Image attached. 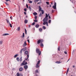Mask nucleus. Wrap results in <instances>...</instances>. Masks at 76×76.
Listing matches in <instances>:
<instances>
[{"label": "nucleus", "mask_w": 76, "mask_h": 76, "mask_svg": "<svg viewBox=\"0 0 76 76\" xmlns=\"http://www.w3.org/2000/svg\"><path fill=\"white\" fill-rule=\"evenodd\" d=\"M21 49L23 51H26V48L25 47V48H23Z\"/></svg>", "instance_id": "9"}, {"label": "nucleus", "mask_w": 76, "mask_h": 76, "mask_svg": "<svg viewBox=\"0 0 76 76\" xmlns=\"http://www.w3.org/2000/svg\"><path fill=\"white\" fill-rule=\"evenodd\" d=\"M9 25H10V27H11V28H12V24H10V23H9Z\"/></svg>", "instance_id": "31"}, {"label": "nucleus", "mask_w": 76, "mask_h": 76, "mask_svg": "<svg viewBox=\"0 0 76 76\" xmlns=\"http://www.w3.org/2000/svg\"><path fill=\"white\" fill-rule=\"evenodd\" d=\"M26 6L27 8H28V5L27 4L26 5Z\"/></svg>", "instance_id": "53"}, {"label": "nucleus", "mask_w": 76, "mask_h": 76, "mask_svg": "<svg viewBox=\"0 0 76 76\" xmlns=\"http://www.w3.org/2000/svg\"><path fill=\"white\" fill-rule=\"evenodd\" d=\"M32 1H29V3H32Z\"/></svg>", "instance_id": "39"}, {"label": "nucleus", "mask_w": 76, "mask_h": 76, "mask_svg": "<svg viewBox=\"0 0 76 76\" xmlns=\"http://www.w3.org/2000/svg\"><path fill=\"white\" fill-rule=\"evenodd\" d=\"M5 4H6L7 5H9V4L7 2H5Z\"/></svg>", "instance_id": "51"}, {"label": "nucleus", "mask_w": 76, "mask_h": 76, "mask_svg": "<svg viewBox=\"0 0 76 76\" xmlns=\"http://www.w3.org/2000/svg\"><path fill=\"white\" fill-rule=\"evenodd\" d=\"M28 10L30 11V12L31 11V10H32V9H31V7L29 6L28 7Z\"/></svg>", "instance_id": "16"}, {"label": "nucleus", "mask_w": 76, "mask_h": 76, "mask_svg": "<svg viewBox=\"0 0 76 76\" xmlns=\"http://www.w3.org/2000/svg\"><path fill=\"white\" fill-rule=\"evenodd\" d=\"M64 53L65 54H67V52L65 51L64 52Z\"/></svg>", "instance_id": "56"}, {"label": "nucleus", "mask_w": 76, "mask_h": 76, "mask_svg": "<svg viewBox=\"0 0 76 76\" xmlns=\"http://www.w3.org/2000/svg\"><path fill=\"white\" fill-rule=\"evenodd\" d=\"M27 58H26V59L25 60V61L26 60H26H28V58H29V55H27Z\"/></svg>", "instance_id": "24"}, {"label": "nucleus", "mask_w": 76, "mask_h": 76, "mask_svg": "<svg viewBox=\"0 0 76 76\" xmlns=\"http://www.w3.org/2000/svg\"><path fill=\"white\" fill-rule=\"evenodd\" d=\"M24 68L25 69V70H26L28 68V65H25L24 66Z\"/></svg>", "instance_id": "6"}, {"label": "nucleus", "mask_w": 76, "mask_h": 76, "mask_svg": "<svg viewBox=\"0 0 76 76\" xmlns=\"http://www.w3.org/2000/svg\"><path fill=\"white\" fill-rule=\"evenodd\" d=\"M54 6H56V3L55 2L54 3Z\"/></svg>", "instance_id": "52"}, {"label": "nucleus", "mask_w": 76, "mask_h": 76, "mask_svg": "<svg viewBox=\"0 0 76 76\" xmlns=\"http://www.w3.org/2000/svg\"><path fill=\"white\" fill-rule=\"evenodd\" d=\"M24 64H23V63L21 64H20V66H23Z\"/></svg>", "instance_id": "40"}, {"label": "nucleus", "mask_w": 76, "mask_h": 76, "mask_svg": "<svg viewBox=\"0 0 76 76\" xmlns=\"http://www.w3.org/2000/svg\"><path fill=\"white\" fill-rule=\"evenodd\" d=\"M43 25H45L46 24L47 26H48V22H44L43 23Z\"/></svg>", "instance_id": "5"}, {"label": "nucleus", "mask_w": 76, "mask_h": 76, "mask_svg": "<svg viewBox=\"0 0 76 76\" xmlns=\"http://www.w3.org/2000/svg\"><path fill=\"white\" fill-rule=\"evenodd\" d=\"M24 10L25 12H26V8H24Z\"/></svg>", "instance_id": "45"}, {"label": "nucleus", "mask_w": 76, "mask_h": 76, "mask_svg": "<svg viewBox=\"0 0 76 76\" xmlns=\"http://www.w3.org/2000/svg\"><path fill=\"white\" fill-rule=\"evenodd\" d=\"M36 51L37 53L39 54V55L40 56V55L41 54V51L39 50V49L37 48L36 50Z\"/></svg>", "instance_id": "1"}, {"label": "nucleus", "mask_w": 76, "mask_h": 76, "mask_svg": "<svg viewBox=\"0 0 76 76\" xmlns=\"http://www.w3.org/2000/svg\"><path fill=\"white\" fill-rule=\"evenodd\" d=\"M60 46H58V51H60Z\"/></svg>", "instance_id": "30"}, {"label": "nucleus", "mask_w": 76, "mask_h": 76, "mask_svg": "<svg viewBox=\"0 0 76 76\" xmlns=\"http://www.w3.org/2000/svg\"><path fill=\"white\" fill-rule=\"evenodd\" d=\"M34 22H38V20H34Z\"/></svg>", "instance_id": "33"}, {"label": "nucleus", "mask_w": 76, "mask_h": 76, "mask_svg": "<svg viewBox=\"0 0 76 76\" xmlns=\"http://www.w3.org/2000/svg\"><path fill=\"white\" fill-rule=\"evenodd\" d=\"M49 19H51V17H50V16H49Z\"/></svg>", "instance_id": "61"}, {"label": "nucleus", "mask_w": 76, "mask_h": 76, "mask_svg": "<svg viewBox=\"0 0 76 76\" xmlns=\"http://www.w3.org/2000/svg\"><path fill=\"white\" fill-rule=\"evenodd\" d=\"M23 63L24 65H26V64H28L27 62L25 61V60L23 62Z\"/></svg>", "instance_id": "7"}, {"label": "nucleus", "mask_w": 76, "mask_h": 76, "mask_svg": "<svg viewBox=\"0 0 76 76\" xmlns=\"http://www.w3.org/2000/svg\"><path fill=\"white\" fill-rule=\"evenodd\" d=\"M3 40L0 41V45H1V44H3Z\"/></svg>", "instance_id": "20"}, {"label": "nucleus", "mask_w": 76, "mask_h": 76, "mask_svg": "<svg viewBox=\"0 0 76 76\" xmlns=\"http://www.w3.org/2000/svg\"><path fill=\"white\" fill-rule=\"evenodd\" d=\"M20 27H19L17 28V30L18 31H20Z\"/></svg>", "instance_id": "17"}, {"label": "nucleus", "mask_w": 76, "mask_h": 76, "mask_svg": "<svg viewBox=\"0 0 76 76\" xmlns=\"http://www.w3.org/2000/svg\"><path fill=\"white\" fill-rule=\"evenodd\" d=\"M39 0H36L35 1H39Z\"/></svg>", "instance_id": "60"}, {"label": "nucleus", "mask_w": 76, "mask_h": 76, "mask_svg": "<svg viewBox=\"0 0 76 76\" xmlns=\"http://www.w3.org/2000/svg\"><path fill=\"white\" fill-rule=\"evenodd\" d=\"M47 20H48V18L45 17L43 20V22H48Z\"/></svg>", "instance_id": "4"}, {"label": "nucleus", "mask_w": 76, "mask_h": 76, "mask_svg": "<svg viewBox=\"0 0 76 76\" xmlns=\"http://www.w3.org/2000/svg\"><path fill=\"white\" fill-rule=\"evenodd\" d=\"M19 76H22V74H20Z\"/></svg>", "instance_id": "54"}, {"label": "nucleus", "mask_w": 76, "mask_h": 76, "mask_svg": "<svg viewBox=\"0 0 76 76\" xmlns=\"http://www.w3.org/2000/svg\"><path fill=\"white\" fill-rule=\"evenodd\" d=\"M54 12V10H52V13H53V12Z\"/></svg>", "instance_id": "55"}, {"label": "nucleus", "mask_w": 76, "mask_h": 76, "mask_svg": "<svg viewBox=\"0 0 76 76\" xmlns=\"http://www.w3.org/2000/svg\"><path fill=\"white\" fill-rule=\"evenodd\" d=\"M19 71H20V72H21V71H22L23 70V68L22 67L21 68H20L19 69Z\"/></svg>", "instance_id": "13"}, {"label": "nucleus", "mask_w": 76, "mask_h": 76, "mask_svg": "<svg viewBox=\"0 0 76 76\" xmlns=\"http://www.w3.org/2000/svg\"><path fill=\"white\" fill-rule=\"evenodd\" d=\"M40 1H41L40 2H38V3H37V4H40V3H42V2H41V0H40Z\"/></svg>", "instance_id": "42"}, {"label": "nucleus", "mask_w": 76, "mask_h": 76, "mask_svg": "<svg viewBox=\"0 0 76 76\" xmlns=\"http://www.w3.org/2000/svg\"><path fill=\"white\" fill-rule=\"evenodd\" d=\"M9 35V34L8 33L4 34H2V36H6V35Z\"/></svg>", "instance_id": "11"}, {"label": "nucleus", "mask_w": 76, "mask_h": 76, "mask_svg": "<svg viewBox=\"0 0 76 76\" xmlns=\"http://www.w3.org/2000/svg\"><path fill=\"white\" fill-rule=\"evenodd\" d=\"M24 15H26V12H24Z\"/></svg>", "instance_id": "58"}, {"label": "nucleus", "mask_w": 76, "mask_h": 76, "mask_svg": "<svg viewBox=\"0 0 76 76\" xmlns=\"http://www.w3.org/2000/svg\"><path fill=\"white\" fill-rule=\"evenodd\" d=\"M28 51L26 50L25 52V54L26 55H28Z\"/></svg>", "instance_id": "12"}, {"label": "nucleus", "mask_w": 76, "mask_h": 76, "mask_svg": "<svg viewBox=\"0 0 76 76\" xmlns=\"http://www.w3.org/2000/svg\"><path fill=\"white\" fill-rule=\"evenodd\" d=\"M23 37L24 38L25 37V33H23Z\"/></svg>", "instance_id": "34"}, {"label": "nucleus", "mask_w": 76, "mask_h": 76, "mask_svg": "<svg viewBox=\"0 0 76 76\" xmlns=\"http://www.w3.org/2000/svg\"><path fill=\"white\" fill-rule=\"evenodd\" d=\"M27 45V44H26V41H25L24 42V43L23 45V47H25L26 45Z\"/></svg>", "instance_id": "8"}, {"label": "nucleus", "mask_w": 76, "mask_h": 76, "mask_svg": "<svg viewBox=\"0 0 76 76\" xmlns=\"http://www.w3.org/2000/svg\"><path fill=\"white\" fill-rule=\"evenodd\" d=\"M18 56V54H16L14 56V58H16V57H17V56Z\"/></svg>", "instance_id": "23"}, {"label": "nucleus", "mask_w": 76, "mask_h": 76, "mask_svg": "<svg viewBox=\"0 0 76 76\" xmlns=\"http://www.w3.org/2000/svg\"><path fill=\"white\" fill-rule=\"evenodd\" d=\"M24 22L25 23H28V20H25Z\"/></svg>", "instance_id": "21"}, {"label": "nucleus", "mask_w": 76, "mask_h": 76, "mask_svg": "<svg viewBox=\"0 0 76 76\" xmlns=\"http://www.w3.org/2000/svg\"><path fill=\"white\" fill-rule=\"evenodd\" d=\"M39 25L38 24H37L35 26V27L36 28H39Z\"/></svg>", "instance_id": "14"}, {"label": "nucleus", "mask_w": 76, "mask_h": 76, "mask_svg": "<svg viewBox=\"0 0 76 76\" xmlns=\"http://www.w3.org/2000/svg\"><path fill=\"white\" fill-rule=\"evenodd\" d=\"M6 20H7V23H9V20H8L6 19Z\"/></svg>", "instance_id": "37"}, {"label": "nucleus", "mask_w": 76, "mask_h": 76, "mask_svg": "<svg viewBox=\"0 0 76 76\" xmlns=\"http://www.w3.org/2000/svg\"><path fill=\"white\" fill-rule=\"evenodd\" d=\"M51 20H50L49 21H48V23H51Z\"/></svg>", "instance_id": "38"}, {"label": "nucleus", "mask_w": 76, "mask_h": 76, "mask_svg": "<svg viewBox=\"0 0 76 76\" xmlns=\"http://www.w3.org/2000/svg\"><path fill=\"white\" fill-rule=\"evenodd\" d=\"M28 27L29 28H30V27H31V26L30 25H29L28 26Z\"/></svg>", "instance_id": "62"}, {"label": "nucleus", "mask_w": 76, "mask_h": 76, "mask_svg": "<svg viewBox=\"0 0 76 76\" xmlns=\"http://www.w3.org/2000/svg\"><path fill=\"white\" fill-rule=\"evenodd\" d=\"M35 19H37V16H35Z\"/></svg>", "instance_id": "49"}, {"label": "nucleus", "mask_w": 76, "mask_h": 76, "mask_svg": "<svg viewBox=\"0 0 76 76\" xmlns=\"http://www.w3.org/2000/svg\"><path fill=\"white\" fill-rule=\"evenodd\" d=\"M44 41L43 40H42L41 39H39V40H38L37 41V44H40V42L42 43Z\"/></svg>", "instance_id": "3"}, {"label": "nucleus", "mask_w": 76, "mask_h": 76, "mask_svg": "<svg viewBox=\"0 0 76 76\" xmlns=\"http://www.w3.org/2000/svg\"><path fill=\"white\" fill-rule=\"evenodd\" d=\"M42 28L43 29H46V28H45V26H43L42 27Z\"/></svg>", "instance_id": "32"}, {"label": "nucleus", "mask_w": 76, "mask_h": 76, "mask_svg": "<svg viewBox=\"0 0 76 76\" xmlns=\"http://www.w3.org/2000/svg\"><path fill=\"white\" fill-rule=\"evenodd\" d=\"M36 72L37 73H38V70H36Z\"/></svg>", "instance_id": "43"}, {"label": "nucleus", "mask_w": 76, "mask_h": 76, "mask_svg": "<svg viewBox=\"0 0 76 76\" xmlns=\"http://www.w3.org/2000/svg\"><path fill=\"white\" fill-rule=\"evenodd\" d=\"M20 53V54H22V49H21Z\"/></svg>", "instance_id": "36"}, {"label": "nucleus", "mask_w": 76, "mask_h": 76, "mask_svg": "<svg viewBox=\"0 0 76 76\" xmlns=\"http://www.w3.org/2000/svg\"><path fill=\"white\" fill-rule=\"evenodd\" d=\"M6 1H10V2H11V1H10V0H5Z\"/></svg>", "instance_id": "47"}, {"label": "nucleus", "mask_w": 76, "mask_h": 76, "mask_svg": "<svg viewBox=\"0 0 76 76\" xmlns=\"http://www.w3.org/2000/svg\"><path fill=\"white\" fill-rule=\"evenodd\" d=\"M41 16H42V14L41 13H40V15H39V16H40V17H41Z\"/></svg>", "instance_id": "46"}, {"label": "nucleus", "mask_w": 76, "mask_h": 76, "mask_svg": "<svg viewBox=\"0 0 76 76\" xmlns=\"http://www.w3.org/2000/svg\"><path fill=\"white\" fill-rule=\"evenodd\" d=\"M41 62V61L40 60H39L38 61L37 63V64L36 66V68H38V67H39V64H40V63Z\"/></svg>", "instance_id": "2"}, {"label": "nucleus", "mask_w": 76, "mask_h": 76, "mask_svg": "<svg viewBox=\"0 0 76 76\" xmlns=\"http://www.w3.org/2000/svg\"><path fill=\"white\" fill-rule=\"evenodd\" d=\"M39 12L41 11L42 8H41V6H39Z\"/></svg>", "instance_id": "10"}, {"label": "nucleus", "mask_w": 76, "mask_h": 76, "mask_svg": "<svg viewBox=\"0 0 76 76\" xmlns=\"http://www.w3.org/2000/svg\"><path fill=\"white\" fill-rule=\"evenodd\" d=\"M53 2H51V4H53Z\"/></svg>", "instance_id": "64"}, {"label": "nucleus", "mask_w": 76, "mask_h": 76, "mask_svg": "<svg viewBox=\"0 0 76 76\" xmlns=\"http://www.w3.org/2000/svg\"><path fill=\"white\" fill-rule=\"evenodd\" d=\"M48 17V15H46L45 18H47Z\"/></svg>", "instance_id": "48"}, {"label": "nucleus", "mask_w": 76, "mask_h": 76, "mask_svg": "<svg viewBox=\"0 0 76 76\" xmlns=\"http://www.w3.org/2000/svg\"><path fill=\"white\" fill-rule=\"evenodd\" d=\"M69 68H68L66 72H69Z\"/></svg>", "instance_id": "41"}, {"label": "nucleus", "mask_w": 76, "mask_h": 76, "mask_svg": "<svg viewBox=\"0 0 76 76\" xmlns=\"http://www.w3.org/2000/svg\"><path fill=\"white\" fill-rule=\"evenodd\" d=\"M35 22H33L32 23V25H35Z\"/></svg>", "instance_id": "50"}, {"label": "nucleus", "mask_w": 76, "mask_h": 76, "mask_svg": "<svg viewBox=\"0 0 76 76\" xmlns=\"http://www.w3.org/2000/svg\"><path fill=\"white\" fill-rule=\"evenodd\" d=\"M20 74H19V73L18 72L17 73V75H15V76H19Z\"/></svg>", "instance_id": "18"}, {"label": "nucleus", "mask_w": 76, "mask_h": 76, "mask_svg": "<svg viewBox=\"0 0 76 76\" xmlns=\"http://www.w3.org/2000/svg\"><path fill=\"white\" fill-rule=\"evenodd\" d=\"M40 46H41L42 48H43L44 47V45L42 43H41L40 45Z\"/></svg>", "instance_id": "15"}, {"label": "nucleus", "mask_w": 76, "mask_h": 76, "mask_svg": "<svg viewBox=\"0 0 76 76\" xmlns=\"http://www.w3.org/2000/svg\"><path fill=\"white\" fill-rule=\"evenodd\" d=\"M53 8V9H56V6H53L52 7Z\"/></svg>", "instance_id": "19"}, {"label": "nucleus", "mask_w": 76, "mask_h": 76, "mask_svg": "<svg viewBox=\"0 0 76 76\" xmlns=\"http://www.w3.org/2000/svg\"><path fill=\"white\" fill-rule=\"evenodd\" d=\"M56 63H57V64H60V63H61V62H60V61H56L55 62Z\"/></svg>", "instance_id": "25"}, {"label": "nucleus", "mask_w": 76, "mask_h": 76, "mask_svg": "<svg viewBox=\"0 0 76 76\" xmlns=\"http://www.w3.org/2000/svg\"><path fill=\"white\" fill-rule=\"evenodd\" d=\"M24 30H25L26 34V32H27V31L26 30V28H25Z\"/></svg>", "instance_id": "28"}, {"label": "nucleus", "mask_w": 76, "mask_h": 76, "mask_svg": "<svg viewBox=\"0 0 76 76\" xmlns=\"http://www.w3.org/2000/svg\"><path fill=\"white\" fill-rule=\"evenodd\" d=\"M29 37L28 36L27 37V39H29Z\"/></svg>", "instance_id": "63"}, {"label": "nucleus", "mask_w": 76, "mask_h": 76, "mask_svg": "<svg viewBox=\"0 0 76 76\" xmlns=\"http://www.w3.org/2000/svg\"><path fill=\"white\" fill-rule=\"evenodd\" d=\"M12 16H10V18H11V20H12Z\"/></svg>", "instance_id": "59"}, {"label": "nucleus", "mask_w": 76, "mask_h": 76, "mask_svg": "<svg viewBox=\"0 0 76 76\" xmlns=\"http://www.w3.org/2000/svg\"><path fill=\"white\" fill-rule=\"evenodd\" d=\"M41 11L42 12V14H44V10H41Z\"/></svg>", "instance_id": "29"}, {"label": "nucleus", "mask_w": 76, "mask_h": 76, "mask_svg": "<svg viewBox=\"0 0 76 76\" xmlns=\"http://www.w3.org/2000/svg\"><path fill=\"white\" fill-rule=\"evenodd\" d=\"M20 61H22V57H21L20 59Z\"/></svg>", "instance_id": "27"}, {"label": "nucleus", "mask_w": 76, "mask_h": 76, "mask_svg": "<svg viewBox=\"0 0 76 76\" xmlns=\"http://www.w3.org/2000/svg\"><path fill=\"white\" fill-rule=\"evenodd\" d=\"M42 31V28H40L39 29V31L40 32H41Z\"/></svg>", "instance_id": "35"}, {"label": "nucleus", "mask_w": 76, "mask_h": 76, "mask_svg": "<svg viewBox=\"0 0 76 76\" xmlns=\"http://www.w3.org/2000/svg\"><path fill=\"white\" fill-rule=\"evenodd\" d=\"M27 41L28 42V43H29V42H29V40L28 39L27 40Z\"/></svg>", "instance_id": "57"}, {"label": "nucleus", "mask_w": 76, "mask_h": 76, "mask_svg": "<svg viewBox=\"0 0 76 76\" xmlns=\"http://www.w3.org/2000/svg\"><path fill=\"white\" fill-rule=\"evenodd\" d=\"M16 60H17L18 61H20L19 58L18 57L17 58Z\"/></svg>", "instance_id": "22"}, {"label": "nucleus", "mask_w": 76, "mask_h": 76, "mask_svg": "<svg viewBox=\"0 0 76 76\" xmlns=\"http://www.w3.org/2000/svg\"><path fill=\"white\" fill-rule=\"evenodd\" d=\"M33 15H37V13L36 12H34L33 13Z\"/></svg>", "instance_id": "26"}, {"label": "nucleus", "mask_w": 76, "mask_h": 76, "mask_svg": "<svg viewBox=\"0 0 76 76\" xmlns=\"http://www.w3.org/2000/svg\"><path fill=\"white\" fill-rule=\"evenodd\" d=\"M46 3L47 4H48V5L49 4V2H46Z\"/></svg>", "instance_id": "44"}]
</instances>
